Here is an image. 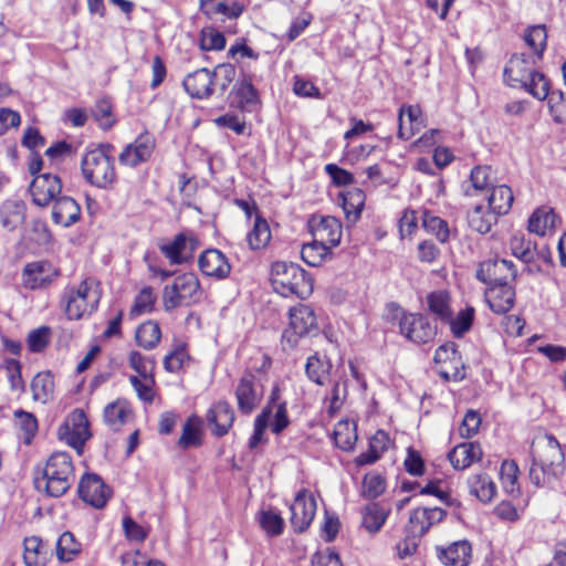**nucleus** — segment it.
Segmentation results:
<instances>
[{"label":"nucleus","instance_id":"1","mask_svg":"<svg viewBox=\"0 0 566 566\" xmlns=\"http://www.w3.org/2000/svg\"><path fill=\"white\" fill-rule=\"evenodd\" d=\"M531 482L541 488L557 480L564 472V453L559 442L552 434H544L533 441Z\"/></svg>","mask_w":566,"mask_h":566},{"label":"nucleus","instance_id":"2","mask_svg":"<svg viewBox=\"0 0 566 566\" xmlns=\"http://www.w3.org/2000/svg\"><path fill=\"white\" fill-rule=\"evenodd\" d=\"M75 480L72 458L67 452H54L46 460L41 475L34 478L35 489L52 497L65 494Z\"/></svg>","mask_w":566,"mask_h":566},{"label":"nucleus","instance_id":"3","mask_svg":"<svg viewBox=\"0 0 566 566\" xmlns=\"http://www.w3.org/2000/svg\"><path fill=\"white\" fill-rule=\"evenodd\" d=\"M114 146L101 144L87 150L81 160V170L84 179L96 188L108 189L117 179L114 164Z\"/></svg>","mask_w":566,"mask_h":566},{"label":"nucleus","instance_id":"4","mask_svg":"<svg viewBox=\"0 0 566 566\" xmlns=\"http://www.w3.org/2000/svg\"><path fill=\"white\" fill-rule=\"evenodd\" d=\"M101 300L99 283L93 277L64 289L62 304L69 319H81L94 312Z\"/></svg>","mask_w":566,"mask_h":566},{"label":"nucleus","instance_id":"5","mask_svg":"<svg viewBox=\"0 0 566 566\" xmlns=\"http://www.w3.org/2000/svg\"><path fill=\"white\" fill-rule=\"evenodd\" d=\"M271 281L274 290L283 296L296 295L303 298L313 291L312 277L294 263L274 262Z\"/></svg>","mask_w":566,"mask_h":566},{"label":"nucleus","instance_id":"6","mask_svg":"<svg viewBox=\"0 0 566 566\" xmlns=\"http://www.w3.org/2000/svg\"><path fill=\"white\" fill-rule=\"evenodd\" d=\"M202 291L199 279L195 273L187 272L177 275L170 285L163 291V305L170 312L177 307L191 306L200 302Z\"/></svg>","mask_w":566,"mask_h":566},{"label":"nucleus","instance_id":"7","mask_svg":"<svg viewBox=\"0 0 566 566\" xmlns=\"http://www.w3.org/2000/svg\"><path fill=\"white\" fill-rule=\"evenodd\" d=\"M318 329L314 310L306 304H298L289 311V328L282 335L283 343L294 348L301 337L312 335Z\"/></svg>","mask_w":566,"mask_h":566},{"label":"nucleus","instance_id":"8","mask_svg":"<svg viewBox=\"0 0 566 566\" xmlns=\"http://www.w3.org/2000/svg\"><path fill=\"white\" fill-rule=\"evenodd\" d=\"M394 318L399 319L400 333L410 342L426 344L436 336V328L421 314L405 313L398 305L391 304Z\"/></svg>","mask_w":566,"mask_h":566},{"label":"nucleus","instance_id":"9","mask_svg":"<svg viewBox=\"0 0 566 566\" xmlns=\"http://www.w3.org/2000/svg\"><path fill=\"white\" fill-rule=\"evenodd\" d=\"M161 254L171 265H180L193 259L199 241L191 232H180L170 241H163L158 244Z\"/></svg>","mask_w":566,"mask_h":566},{"label":"nucleus","instance_id":"10","mask_svg":"<svg viewBox=\"0 0 566 566\" xmlns=\"http://www.w3.org/2000/svg\"><path fill=\"white\" fill-rule=\"evenodd\" d=\"M29 192L32 202L38 207H48L53 203L62 192V181L57 175L45 172L35 176L30 186Z\"/></svg>","mask_w":566,"mask_h":566},{"label":"nucleus","instance_id":"11","mask_svg":"<svg viewBox=\"0 0 566 566\" xmlns=\"http://www.w3.org/2000/svg\"><path fill=\"white\" fill-rule=\"evenodd\" d=\"M238 409L244 415H250L260 405L263 397L262 386L256 384L251 371H245L234 389Z\"/></svg>","mask_w":566,"mask_h":566},{"label":"nucleus","instance_id":"12","mask_svg":"<svg viewBox=\"0 0 566 566\" xmlns=\"http://www.w3.org/2000/svg\"><path fill=\"white\" fill-rule=\"evenodd\" d=\"M514 263L505 259L486 260L480 263L476 279L489 286L495 284H509L515 280Z\"/></svg>","mask_w":566,"mask_h":566},{"label":"nucleus","instance_id":"13","mask_svg":"<svg viewBox=\"0 0 566 566\" xmlns=\"http://www.w3.org/2000/svg\"><path fill=\"white\" fill-rule=\"evenodd\" d=\"M290 522L297 533L304 532L313 522L316 513V502L313 495L305 489L301 490L290 506Z\"/></svg>","mask_w":566,"mask_h":566},{"label":"nucleus","instance_id":"14","mask_svg":"<svg viewBox=\"0 0 566 566\" xmlns=\"http://www.w3.org/2000/svg\"><path fill=\"white\" fill-rule=\"evenodd\" d=\"M155 147L156 142L153 135L149 133L140 134L122 150L118 161L123 166L137 167L151 158Z\"/></svg>","mask_w":566,"mask_h":566},{"label":"nucleus","instance_id":"15","mask_svg":"<svg viewBox=\"0 0 566 566\" xmlns=\"http://www.w3.org/2000/svg\"><path fill=\"white\" fill-rule=\"evenodd\" d=\"M308 226L313 238L325 247L332 249L340 243L343 231L338 219L329 216H314Z\"/></svg>","mask_w":566,"mask_h":566},{"label":"nucleus","instance_id":"16","mask_svg":"<svg viewBox=\"0 0 566 566\" xmlns=\"http://www.w3.org/2000/svg\"><path fill=\"white\" fill-rule=\"evenodd\" d=\"M59 276V270L48 261L28 263L22 272L24 287L30 290L44 289Z\"/></svg>","mask_w":566,"mask_h":566},{"label":"nucleus","instance_id":"17","mask_svg":"<svg viewBox=\"0 0 566 566\" xmlns=\"http://www.w3.org/2000/svg\"><path fill=\"white\" fill-rule=\"evenodd\" d=\"M78 495L85 503L102 509L111 497V490L97 474L88 473L78 483Z\"/></svg>","mask_w":566,"mask_h":566},{"label":"nucleus","instance_id":"18","mask_svg":"<svg viewBox=\"0 0 566 566\" xmlns=\"http://www.w3.org/2000/svg\"><path fill=\"white\" fill-rule=\"evenodd\" d=\"M535 59L524 53L514 54L504 69L505 82L512 87H522L535 72Z\"/></svg>","mask_w":566,"mask_h":566},{"label":"nucleus","instance_id":"19","mask_svg":"<svg viewBox=\"0 0 566 566\" xmlns=\"http://www.w3.org/2000/svg\"><path fill=\"white\" fill-rule=\"evenodd\" d=\"M446 511L440 507H417L409 516V533L413 536H423L431 526L440 523L444 516Z\"/></svg>","mask_w":566,"mask_h":566},{"label":"nucleus","instance_id":"20","mask_svg":"<svg viewBox=\"0 0 566 566\" xmlns=\"http://www.w3.org/2000/svg\"><path fill=\"white\" fill-rule=\"evenodd\" d=\"M437 557L444 566H469L472 560V545L460 539L448 546H437Z\"/></svg>","mask_w":566,"mask_h":566},{"label":"nucleus","instance_id":"21","mask_svg":"<svg viewBox=\"0 0 566 566\" xmlns=\"http://www.w3.org/2000/svg\"><path fill=\"white\" fill-rule=\"evenodd\" d=\"M198 265L205 275L218 280L226 279L231 272L228 258L217 249H208L202 252L199 256Z\"/></svg>","mask_w":566,"mask_h":566},{"label":"nucleus","instance_id":"22","mask_svg":"<svg viewBox=\"0 0 566 566\" xmlns=\"http://www.w3.org/2000/svg\"><path fill=\"white\" fill-rule=\"evenodd\" d=\"M65 428L67 430V443L81 453L85 442L91 437L88 420L84 411L80 409L74 410L69 417Z\"/></svg>","mask_w":566,"mask_h":566},{"label":"nucleus","instance_id":"23","mask_svg":"<svg viewBox=\"0 0 566 566\" xmlns=\"http://www.w3.org/2000/svg\"><path fill=\"white\" fill-rule=\"evenodd\" d=\"M182 85L191 97L198 99L208 98L214 91L213 74L208 69H199L188 74Z\"/></svg>","mask_w":566,"mask_h":566},{"label":"nucleus","instance_id":"24","mask_svg":"<svg viewBox=\"0 0 566 566\" xmlns=\"http://www.w3.org/2000/svg\"><path fill=\"white\" fill-rule=\"evenodd\" d=\"M398 136L408 140L424 127L422 112L418 105H403L399 109Z\"/></svg>","mask_w":566,"mask_h":566},{"label":"nucleus","instance_id":"25","mask_svg":"<svg viewBox=\"0 0 566 566\" xmlns=\"http://www.w3.org/2000/svg\"><path fill=\"white\" fill-rule=\"evenodd\" d=\"M207 420L213 426L212 433L223 437L234 422V410L228 401H218L208 410Z\"/></svg>","mask_w":566,"mask_h":566},{"label":"nucleus","instance_id":"26","mask_svg":"<svg viewBox=\"0 0 566 566\" xmlns=\"http://www.w3.org/2000/svg\"><path fill=\"white\" fill-rule=\"evenodd\" d=\"M485 298L494 313L505 314L514 305L515 291L510 283L491 285L485 292Z\"/></svg>","mask_w":566,"mask_h":566},{"label":"nucleus","instance_id":"27","mask_svg":"<svg viewBox=\"0 0 566 566\" xmlns=\"http://www.w3.org/2000/svg\"><path fill=\"white\" fill-rule=\"evenodd\" d=\"M52 207V220L55 224L67 228L81 218L80 205L69 196H60Z\"/></svg>","mask_w":566,"mask_h":566},{"label":"nucleus","instance_id":"28","mask_svg":"<svg viewBox=\"0 0 566 566\" xmlns=\"http://www.w3.org/2000/svg\"><path fill=\"white\" fill-rule=\"evenodd\" d=\"M481 458L482 449L480 444L473 442L460 443L448 454V459L455 470H464L472 463L480 461Z\"/></svg>","mask_w":566,"mask_h":566},{"label":"nucleus","instance_id":"29","mask_svg":"<svg viewBox=\"0 0 566 566\" xmlns=\"http://www.w3.org/2000/svg\"><path fill=\"white\" fill-rule=\"evenodd\" d=\"M468 488L471 495L482 503H490L497 493V488L486 473H475L468 478Z\"/></svg>","mask_w":566,"mask_h":566},{"label":"nucleus","instance_id":"30","mask_svg":"<svg viewBox=\"0 0 566 566\" xmlns=\"http://www.w3.org/2000/svg\"><path fill=\"white\" fill-rule=\"evenodd\" d=\"M25 203L21 200H6L0 207L1 226L13 231L20 227L25 220Z\"/></svg>","mask_w":566,"mask_h":566},{"label":"nucleus","instance_id":"31","mask_svg":"<svg viewBox=\"0 0 566 566\" xmlns=\"http://www.w3.org/2000/svg\"><path fill=\"white\" fill-rule=\"evenodd\" d=\"M513 200V191L509 186H494L488 196V207L499 216H505L511 210Z\"/></svg>","mask_w":566,"mask_h":566},{"label":"nucleus","instance_id":"32","mask_svg":"<svg viewBox=\"0 0 566 566\" xmlns=\"http://www.w3.org/2000/svg\"><path fill=\"white\" fill-rule=\"evenodd\" d=\"M202 444V421L197 416L187 419L182 427L181 436L178 440V447L187 450Z\"/></svg>","mask_w":566,"mask_h":566},{"label":"nucleus","instance_id":"33","mask_svg":"<svg viewBox=\"0 0 566 566\" xmlns=\"http://www.w3.org/2000/svg\"><path fill=\"white\" fill-rule=\"evenodd\" d=\"M233 103L243 109H250L259 103V94L252 84L251 77L244 76L233 86Z\"/></svg>","mask_w":566,"mask_h":566},{"label":"nucleus","instance_id":"34","mask_svg":"<svg viewBox=\"0 0 566 566\" xmlns=\"http://www.w3.org/2000/svg\"><path fill=\"white\" fill-rule=\"evenodd\" d=\"M30 387L34 401L46 403L53 399L54 380L50 371L38 373L33 377Z\"/></svg>","mask_w":566,"mask_h":566},{"label":"nucleus","instance_id":"35","mask_svg":"<svg viewBox=\"0 0 566 566\" xmlns=\"http://www.w3.org/2000/svg\"><path fill=\"white\" fill-rule=\"evenodd\" d=\"M500 216L492 211L489 207L485 209L483 206L478 205L468 214V221L471 229L479 233H488L491 228L496 224Z\"/></svg>","mask_w":566,"mask_h":566},{"label":"nucleus","instance_id":"36","mask_svg":"<svg viewBox=\"0 0 566 566\" xmlns=\"http://www.w3.org/2000/svg\"><path fill=\"white\" fill-rule=\"evenodd\" d=\"M356 423L349 420H340L335 424L333 439L343 451H352L357 441Z\"/></svg>","mask_w":566,"mask_h":566},{"label":"nucleus","instance_id":"37","mask_svg":"<svg viewBox=\"0 0 566 566\" xmlns=\"http://www.w3.org/2000/svg\"><path fill=\"white\" fill-rule=\"evenodd\" d=\"M427 304L430 312L442 322L450 321L453 316L451 297L447 291H434L428 294Z\"/></svg>","mask_w":566,"mask_h":566},{"label":"nucleus","instance_id":"38","mask_svg":"<svg viewBox=\"0 0 566 566\" xmlns=\"http://www.w3.org/2000/svg\"><path fill=\"white\" fill-rule=\"evenodd\" d=\"M557 217L552 208L536 209L528 219V230L538 235H544L547 230L556 227Z\"/></svg>","mask_w":566,"mask_h":566},{"label":"nucleus","instance_id":"39","mask_svg":"<svg viewBox=\"0 0 566 566\" xmlns=\"http://www.w3.org/2000/svg\"><path fill=\"white\" fill-rule=\"evenodd\" d=\"M130 416V409L126 401L117 400L108 403L104 409V420L106 424L114 431L120 429Z\"/></svg>","mask_w":566,"mask_h":566},{"label":"nucleus","instance_id":"40","mask_svg":"<svg viewBox=\"0 0 566 566\" xmlns=\"http://www.w3.org/2000/svg\"><path fill=\"white\" fill-rule=\"evenodd\" d=\"M388 516V511L382 509L378 503L367 505L363 511L361 524L370 534L380 531Z\"/></svg>","mask_w":566,"mask_h":566},{"label":"nucleus","instance_id":"41","mask_svg":"<svg viewBox=\"0 0 566 566\" xmlns=\"http://www.w3.org/2000/svg\"><path fill=\"white\" fill-rule=\"evenodd\" d=\"M518 467L514 460H505L502 462L500 478L503 490L511 496H518L521 493L518 484Z\"/></svg>","mask_w":566,"mask_h":566},{"label":"nucleus","instance_id":"42","mask_svg":"<svg viewBox=\"0 0 566 566\" xmlns=\"http://www.w3.org/2000/svg\"><path fill=\"white\" fill-rule=\"evenodd\" d=\"M332 364L328 359H323L317 354H314L307 358L305 373L310 380L323 386L329 376Z\"/></svg>","mask_w":566,"mask_h":566},{"label":"nucleus","instance_id":"43","mask_svg":"<svg viewBox=\"0 0 566 566\" xmlns=\"http://www.w3.org/2000/svg\"><path fill=\"white\" fill-rule=\"evenodd\" d=\"M82 549L73 533L66 531L60 535L56 542V556L60 562H72Z\"/></svg>","mask_w":566,"mask_h":566},{"label":"nucleus","instance_id":"44","mask_svg":"<svg viewBox=\"0 0 566 566\" xmlns=\"http://www.w3.org/2000/svg\"><path fill=\"white\" fill-rule=\"evenodd\" d=\"M247 239L249 247L252 250H260L265 248L271 240V230L268 221L256 214L253 228L248 233Z\"/></svg>","mask_w":566,"mask_h":566},{"label":"nucleus","instance_id":"45","mask_svg":"<svg viewBox=\"0 0 566 566\" xmlns=\"http://www.w3.org/2000/svg\"><path fill=\"white\" fill-rule=\"evenodd\" d=\"M160 337V327L158 323L154 321H147L140 324L135 334L137 344L145 349H153L156 347Z\"/></svg>","mask_w":566,"mask_h":566},{"label":"nucleus","instance_id":"46","mask_svg":"<svg viewBox=\"0 0 566 566\" xmlns=\"http://www.w3.org/2000/svg\"><path fill=\"white\" fill-rule=\"evenodd\" d=\"M331 255V249L317 242L315 238H313L311 243L303 244L301 250L302 260L310 266L321 265Z\"/></svg>","mask_w":566,"mask_h":566},{"label":"nucleus","instance_id":"47","mask_svg":"<svg viewBox=\"0 0 566 566\" xmlns=\"http://www.w3.org/2000/svg\"><path fill=\"white\" fill-rule=\"evenodd\" d=\"M510 249L514 256L525 263L534 261L536 255L535 244L525 239L523 233H514L510 239Z\"/></svg>","mask_w":566,"mask_h":566},{"label":"nucleus","instance_id":"48","mask_svg":"<svg viewBox=\"0 0 566 566\" xmlns=\"http://www.w3.org/2000/svg\"><path fill=\"white\" fill-rule=\"evenodd\" d=\"M524 41L534 51L536 60H541L547 42L545 25L530 27L524 34Z\"/></svg>","mask_w":566,"mask_h":566},{"label":"nucleus","instance_id":"49","mask_svg":"<svg viewBox=\"0 0 566 566\" xmlns=\"http://www.w3.org/2000/svg\"><path fill=\"white\" fill-rule=\"evenodd\" d=\"M421 220H422V227L427 232L436 235V238L441 243H446L448 241L449 235H450V230H449L448 223L443 219H441L426 210L422 212Z\"/></svg>","mask_w":566,"mask_h":566},{"label":"nucleus","instance_id":"50","mask_svg":"<svg viewBox=\"0 0 566 566\" xmlns=\"http://www.w3.org/2000/svg\"><path fill=\"white\" fill-rule=\"evenodd\" d=\"M44 547L42 539L38 536L27 537L24 539L23 559L27 566H43L45 556L41 552Z\"/></svg>","mask_w":566,"mask_h":566},{"label":"nucleus","instance_id":"51","mask_svg":"<svg viewBox=\"0 0 566 566\" xmlns=\"http://www.w3.org/2000/svg\"><path fill=\"white\" fill-rule=\"evenodd\" d=\"M245 9V4L239 0H220L210 8L208 11V17L212 18L216 15H223L228 19H237L239 18Z\"/></svg>","mask_w":566,"mask_h":566},{"label":"nucleus","instance_id":"52","mask_svg":"<svg viewBox=\"0 0 566 566\" xmlns=\"http://www.w3.org/2000/svg\"><path fill=\"white\" fill-rule=\"evenodd\" d=\"M522 87L538 101L546 99L548 93L551 92L549 81L543 73L537 71H535L532 76H530V78L525 82V85Z\"/></svg>","mask_w":566,"mask_h":566},{"label":"nucleus","instance_id":"53","mask_svg":"<svg viewBox=\"0 0 566 566\" xmlns=\"http://www.w3.org/2000/svg\"><path fill=\"white\" fill-rule=\"evenodd\" d=\"M156 295L150 286L143 287L134 301L130 308V316H139L145 313H150L154 310Z\"/></svg>","mask_w":566,"mask_h":566},{"label":"nucleus","instance_id":"54","mask_svg":"<svg viewBox=\"0 0 566 566\" xmlns=\"http://www.w3.org/2000/svg\"><path fill=\"white\" fill-rule=\"evenodd\" d=\"M473 317L474 308L468 306L467 308L460 311L454 318L452 316L451 319L447 321L446 323L450 324L451 331L454 336L461 337L471 328Z\"/></svg>","mask_w":566,"mask_h":566},{"label":"nucleus","instance_id":"55","mask_svg":"<svg viewBox=\"0 0 566 566\" xmlns=\"http://www.w3.org/2000/svg\"><path fill=\"white\" fill-rule=\"evenodd\" d=\"M493 180V172L489 166H476L471 170L470 181L476 191L492 189Z\"/></svg>","mask_w":566,"mask_h":566},{"label":"nucleus","instance_id":"56","mask_svg":"<svg viewBox=\"0 0 566 566\" xmlns=\"http://www.w3.org/2000/svg\"><path fill=\"white\" fill-rule=\"evenodd\" d=\"M226 46V38L223 33L213 29L207 28L200 34V49L202 51H220Z\"/></svg>","mask_w":566,"mask_h":566},{"label":"nucleus","instance_id":"57","mask_svg":"<svg viewBox=\"0 0 566 566\" xmlns=\"http://www.w3.org/2000/svg\"><path fill=\"white\" fill-rule=\"evenodd\" d=\"M549 112L556 123L566 122V96L562 91H552L546 97Z\"/></svg>","mask_w":566,"mask_h":566},{"label":"nucleus","instance_id":"58","mask_svg":"<svg viewBox=\"0 0 566 566\" xmlns=\"http://www.w3.org/2000/svg\"><path fill=\"white\" fill-rule=\"evenodd\" d=\"M386 489L385 479L377 473H368L364 476L361 494L366 499H376L384 493Z\"/></svg>","mask_w":566,"mask_h":566},{"label":"nucleus","instance_id":"59","mask_svg":"<svg viewBox=\"0 0 566 566\" xmlns=\"http://www.w3.org/2000/svg\"><path fill=\"white\" fill-rule=\"evenodd\" d=\"M211 74H213V85L224 93L235 78V69L230 63H222L217 65Z\"/></svg>","mask_w":566,"mask_h":566},{"label":"nucleus","instance_id":"60","mask_svg":"<svg viewBox=\"0 0 566 566\" xmlns=\"http://www.w3.org/2000/svg\"><path fill=\"white\" fill-rule=\"evenodd\" d=\"M260 525L269 536H277L283 532L284 521L277 512L269 510L261 513Z\"/></svg>","mask_w":566,"mask_h":566},{"label":"nucleus","instance_id":"61","mask_svg":"<svg viewBox=\"0 0 566 566\" xmlns=\"http://www.w3.org/2000/svg\"><path fill=\"white\" fill-rule=\"evenodd\" d=\"M51 339V329L48 326H41L31 331L27 338V344L32 353H41L49 345Z\"/></svg>","mask_w":566,"mask_h":566},{"label":"nucleus","instance_id":"62","mask_svg":"<svg viewBox=\"0 0 566 566\" xmlns=\"http://www.w3.org/2000/svg\"><path fill=\"white\" fill-rule=\"evenodd\" d=\"M92 115L103 129H108L114 124L112 104L107 98H101L96 102Z\"/></svg>","mask_w":566,"mask_h":566},{"label":"nucleus","instance_id":"63","mask_svg":"<svg viewBox=\"0 0 566 566\" xmlns=\"http://www.w3.org/2000/svg\"><path fill=\"white\" fill-rule=\"evenodd\" d=\"M129 381L137 392V396L139 399L146 402H151L154 399V390H153V384L154 380L151 378V375L147 376H130Z\"/></svg>","mask_w":566,"mask_h":566},{"label":"nucleus","instance_id":"64","mask_svg":"<svg viewBox=\"0 0 566 566\" xmlns=\"http://www.w3.org/2000/svg\"><path fill=\"white\" fill-rule=\"evenodd\" d=\"M271 418L270 407L263 408L261 413L254 420L253 434L249 440V448L254 449L262 441L265 429L268 428Z\"/></svg>","mask_w":566,"mask_h":566}]
</instances>
